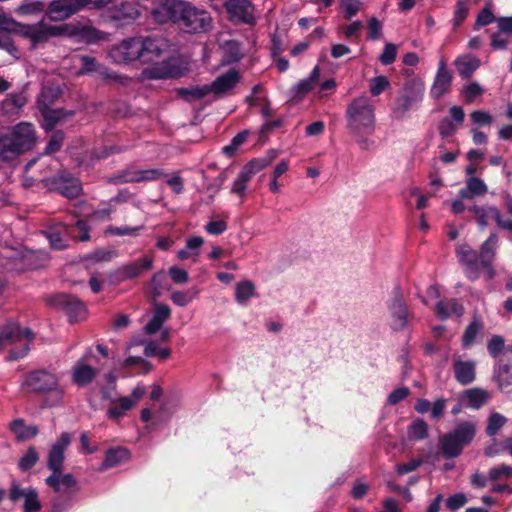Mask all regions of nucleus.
I'll use <instances>...</instances> for the list:
<instances>
[{
	"label": "nucleus",
	"mask_w": 512,
	"mask_h": 512,
	"mask_svg": "<svg viewBox=\"0 0 512 512\" xmlns=\"http://www.w3.org/2000/svg\"><path fill=\"white\" fill-rule=\"evenodd\" d=\"M422 464H423V460L422 459H412L408 463L398 464L396 466V471H397L398 474L402 475V474H405V473H409V472L415 471Z\"/></svg>",
	"instance_id": "680f3d73"
},
{
	"label": "nucleus",
	"mask_w": 512,
	"mask_h": 512,
	"mask_svg": "<svg viewBox=\"0 0 512 512\" xmlns=\"http://www.w3.org/2000/svg\"><path fill=\"white\" fill-rule=\"evenodd\" d=\"M388 309L391 317V328L395 331L405 329L411 318V313L404 300L402 290L398 286L393 290V297L388 304Z\"/></svg>",
	"instance_id": "9d476101"
},
{
	"label": "nucleus",
	"mask_w": 512,
	"mask_h": 512,
	"mask_svg": "<svg viewBox=\"0 0 512 512\" xmlns=\"http://www.w3.org/2000/svg\"><path fill=\"white\" fill-rule=\"evenodd\" d=\"M491 208L492 207L484 208L479 206H473L469 210L476 215L478 223L482 227H484L487 225L488 217H492V214L490 213Z\"/></svg>",
	"instance_id": "4d7b16f0"
},
{
	"label": "nucleus",
	"mask_w": 512,
	"mask_h": 512,
	"mask_svg": "<svg viewBox=\"0 0 512 512\" xmlns=\"http://www.w3.org/2000/svg\"><path fill=\"white\" fill-rule=\"evenodd\" d=\"M165 175L166 174L161 169L136 170L127 168L115 177V181L116 183L154 181Z\"/></svg>",
	"instance_id": "412c9836"
},
{
	"label": "nucleus",
	"mask_w": 512,
	"mask_h": 512,
	"mask_svg": "<svg viewBox=\"0 0 512 512\" xmlns=\"http://www.w3.org/2000/svg\"><path fill=\"white\" fill-rule=\"evenodd\" d=\"M397 56V47L393 43H387L384 50L379 58L383 65H390L393 63Z\"/></svg>",
	"instance_id": "8fccbe9b"
},
{
	"label": "nucleus",
	"mask_w": 512,
	"mask_h": 512,
	"mask_svg": "<svg viewBox=\"0 0 512 512\" xmlns=\"http://www.w3.org/2000/svg\"><path fill=\"white\" fill-rule=\"evenodd\" d=\"M23 34L28 37L33 47L46 43L51 38L64 36V24L53 26L43 20L34 25L22 26Z\"/></svg>",
	"instance_id": "9b49d317"
},
{
	"label": "nucleus",
	"mask_w": 512,
	"mask_h": 512,
	"mask_svg": "<svg viewBox=\"0 0 512 512\" xmlns=\"http://www.w3.org/2000/svg\"><path fill=\"white\" fill-rule=\"evenodd\" d=\"M505 416L498 412H492L487 420L486 433L488 436H495L498 431L506 424Z\"/></svg>",
	"instance_id": "4c0bfd02"
},
{
	"label": "nucleus",
	"mask_w": 512,
	"mask_h": 512,
	"mask_svg": "<svg viewBox=\"0 0 512 512\" xmlns=\"http://www.w3.org/2000/svg\"><path fill=\"white\" fill-rule=\"evenodd\" d=\"M10 429L15 434L18 441L34 438L38 434V428L36 426H26L22 419L12 421Z\"/></svg>",
	"instance_id": "f704fd0d"
},
{
	"label": "nucleus",
	"mask_w": 512,
	"mask_h": 512,
	"mask_svg": "<svg viewBox=\"0 0 512 512\" xmlns=\"http://www.w3.org/2000/svg\"><path fill=\"white\" fill-rule=\"evenodd\" d=\"M489 399V393L481 388L467 389L461 395V401L468 407L479 409Z\"/></svg>",
	"instance_id": "c756f323"
},
{
	"label": "nucleus",
	"mask_w": 512,
	"mask_h": 512,
	"mask_svg": "<svg viewBox=\"0 0 512 512\" xmlns=\"http://www.w3.org/2000/svg\"><path fill=\"white\" fill-rule=\"evenodd\" d=\"M347 129L362 150H369L373 141L368 138L375 127V106L367 96L354 98L346 109Z\"/></svg>",
	"instance_id": "f03ea898"
},
{
	"label": "nucleus",
	"mask_w": 512,
	"mask_h": 512,
	"mask_svg": "<svg viewBox=\"0 0 512 512\" xmlns=\"http://www.w3.org/2000/svg\"><path fill=\"white\" fill-rule=\"evenodd\" d=\"M141 63H157L164 61L169 52L170 43L161 34L142 36Z\"/></svg>",
	"instance_id": "6e6552de"
},
{
	"label": "nucleus",
	"mask_w": 512,
	"mask_h": 512,
	"mask_svg": "<svg viewBox=\"0 0 512 512\" xmlns=\"http://www.w3.org/2000/svg\"><path fill=\"white\" fill-rule=\"evenodd\" d=\"M456 380L462 385H468L475 380V362L457 359L453 363Z\"/></svg>",
	"instance_id": "a878e982"
},
{
	"label": "nucleus",
	"mask_w": 512,
	"mask_h": 512,
	"mask_svg": "<svg viewBox=\"0 0 512 512\" xmlns=\"http://www.w3.org/2000/svg\"><path fill=\"white\" fill-rule=\"evenodd\" d=\"M46 8H47V6L45 5L44 2H42V1H35V2H31V3L23 4L20 7V10L24 14H36V13H39V12H42V11L46 12Z\"/></svg>",
	"instance_id": "13d9d810"
},
{
	"label": "nucleus",
	"mask_w": 512,
	"mask_h": 512,
	"mask_svg": "<svg viewBox=\"0 0 512 512\" xmlns=\"http://www.w3.org/2000/svg\"><path fill=\"white\" fill-rule=\"evenodd\" d=\"M224 7L234 22L253 25L256 21L254 6L249 0H227Z\"/></svg>",
	"instance_id": "2eb2a0df"
},
{
	"label": "nucleus",
	"mask_w": 512,
	"mask_h": 512,
	"mask_svg": "<svg viewBox=\"0 0 512 512\" xmlns=\"http://www.w3.org/2000/svg\"><path fill=\"white\" fill-rule=\"evenodd\" d=\"M470 116L472 121L476 124L490 125L493 122L492 116L486 111L476 110L473 111Z\"/></svg>",
	"instance_id": "052dcab7"
},
{
	"label": "nucleus",
	"mask_w": 512,
	"mask_h": 512,
	"mask_svg": "<svg viewBox=\"0 0 512 512\" xmlns=\"http://www.w3.org/2000/svg\"><path fill=\"white\" fill-rule=\"evenodd\" d=\"M320 79V69L316 66L311 72L309 78L300 81L295 87L296 96L302 99L309 91H311Z\"/></svg>",
	"instance_id": "c9c22d12"
},
{
	"label": "nucleus",
	"mask_w": 512,
	"mask_h": 512,
	"mask_svg": "<svg viewBox=\"0 0 512 512\" xmlns=\"http://www.w3.org/2000/svg\"><path fill=\"white\" fill-rule=\"evenodd\" d=\"M423 87L414 81H408L395 98L391 116L402 120L412 105L422 99Z\"/></svg>",
	"instance_id": "423d86ee"
},
{
	"label": "nucleus",
	"mask_w": 512,
	"mask_h": 512,
	"mask_svg": "<svg viewBox=\"0 0 512 512\" xmlns=\"http://www.w3.org/2000/svg\"><path fill=\"white\" fill-rule=\"evenodd\" d=\"M497 240L495 234L490 235L481 245L479 253L467 244L457 246L456 255L460 264L464 266L465 275L469 280L475 281L479 278L480 268L485 270L488 280L494 278L495 270L492 266V262L496 254Z\"/></svg>",
	"instance_id": "7ed1b4c3"
},
{
	"label": "nucleus",
	"mask_w": 512,
	"mask_h": 512,
	"mask_svg": "<svg viewBox=\"0 0 512 512\" xmlns=\"http://www.w3.org/2000/svg\"><path fill=\"white\" fill-rule=\"evenodd\" d=\"M254 294L255 286L251 281L244 280L236 284L235 297L237 302L241 304L246 303Z\"/></svg>",
	"instance_id": "e433bc0d"
},
{
	"label": "nucleus",
	"mask_w": 512,
	"mask_h": 512,
	"mask_svg": "<svg viewBox=\"0 0 512 512\" xmlns=\"http://www.w3.org/2000/svg\"><path fill=\"white\" fill-rule=\"evenodd\" d=\"M47 238L49 240L51 247L54 249L60 250L64 249L67 246L65 240L62 238L59 232L51 231L47 233Z\"/></svg>",
	"instance_id": "338daca9"
},
{
	"label": "nucleus",
	"mask_w": 512,
	"mask_h": 512,
	"mask_svg": "<svg viewBox=\"0 0 512 512\" xmlns=\"http://www.w3.org/2000/svg\"><path fill=\"white\" fill-rule=\"evenodd\" d=\"M251 176L245 171L241 170L237 179L234 181L231 192L243 196L246 184L250 181Z\"/></svg>",
	"instance_id": "09e8293b"
},
{
	"label": "nucleus",
	"mask_w": 512,
	"mask_h": 512,
	"mask_svg": "<svg viewBox=\"0 0 512 512\" xmlns=\"http://www.w3.org/2000/svg\"><path fill=\"white\" fill-rule=\"evenodd\" d=\"M227 229V224L223 220L208 222L205 226L207 233L212 235L222 234Z\"/></svg>",
	"instance_id": "0e129e2a"
},
{
	"label": "nucleus",
	"mask_w": 512,
	"mask_h": 512,
	"mask_svg": "<svg viewBox=\"0 0 512 512\" xmlns=\"http://www.w3.org/2000/svg\"><path fill=\"white\" fill-rule=\"evenodd\" d=\"M476 427L471 422H463L447 434H444L439 442L445 458L457 457L464 446L468 445L474 438Z\"/></svg>",
	"instance_id": "39448f33"
},
{
	"label": "nucleus",
	"mask_w": 512,
	"mask_h": 512,
	"mask_svg": "<svg viewBox=\"0 0 512 512\" xmlns=\"http://www.w3.org/2000/svg\"><path fill=\"white\" fill-rule=\"evenodd\" d=\"M452 78V72L446 68V65L443 61L440 62L434 83L431 88V95L438 99L447 93L450 90Z\"/></svg>",
	"instance_id": "b1692460"
},
{
	"label": "nucleus",
	"mask_w": 512,
	"mask_h": 512,
	"mask_svg": "<svg viewBox=\"0 0 512 512\" xmlns=\"http://www.w3.org/2000/svg\"><path fill=\"white\" fill-rule=\"evenodd\" d=\"M64 140V133L62 131H56L51 136L48 145L45 149V153L50 154L60 150Z\"/></svg>",
	"instance_id": "3c124183"
},
{
	"label": "nucleus",
	"mask_w": 512,
	"mask_h": 512,
	"mask_svg": "<svg viewBox=\"0 0 512 512\" xmlns=\"http://www.w3.org/2000/svg\"><path fill=\"white\" fill-rule=\"evenodd\" d=\"M139 16L138 9L129 2H123L115 7L110 18L116 21H133Z\"/></svg>",
	"instance_id": "2f4dec72"
},
{
	"label": "nucleus",
	"mask_w": 512,
	"mask_h": 512,
	"mask_svg": "<svg viewBox=\"0 0 512 512\" xmlns=\"http://www.w3.org/2000/svg\"><path fill=\"white\" fill-rule=\"evenodd\" d=\"M142 36L123 40L114 46L109 55L116 63H130L133 61L141 62Z\"/></svg>",
	"instance_id": "f8f14e48"
},
{
	"label": "nucleus",
	"mask_w": 512,
	"mask_h": 512,
	"mask_svg": "<svg viewBox=\"0 0 512 512\" xmlns=\"http://www.w3.org/2000/svg\"><path fill=\"white\" fill-rule=\"evenodd\" d=\"M468 15V8L464 0H459L456 4L454 22L459 25Z\"/></svg>",
	"instance_id": "774afa93"
},
{
	"label": "nucleus",
	"mask_w": 512,
	"mask_h": 512,
	"mask_svg": "<svg viewBox=\"0 0 512 512\" xmlns=\"http://www.w3.org/2000/svg\"><path fill=\"white\" fill-rule=\"evenodd\" d=\"M45 186L50 190L58 191L63 196L74 199L82 192L81 183L69 173H60L57 176L44 180Z\"/></svg>",
	"instance_id": "4468645a"
},
{
	"label": "nucleus",
	"mask_w": 512,
	"mask_h": 512,
	"mask_svg": "<svg viewBox=\"0 0 512 512\" xmlns=\"http://www.w3.org/2000/svg\"><path fill=\"white\" fill-rule=\"evenodd\" d=\"M41 507L37 491L33 488H27L24 497V512H39Z\"/></svg>",
	"instance_id": "a19ab883"
},
{
	"label": "nucleus",
	"mask_w": 512,
	"mask_h": 512,
	"mask_svg": "<svg viewBox=\"0 0 512 512\" xmlns=\"http://www.w3.org/2000/svg\"><path fill=\"white\" fill-rule=\"evenodd\" d=\"M466 187L475 195V196H482L484 194H486L487 192V186L486 184L483 182V180H481L480 178H477V177H470L468 180H467V183H466Z\"/></svg>",
	"instance_id": "de8ad7c7"
},
{
	"label": "nucleus",
	"mask_w": 512,
	"mask_h": 512,
	"mask_svg": "<svg viewBox=\"0 0 512 512\" xmlns=\"http://www.w3.org/2000/svg\"><path fill=\"white\" fill-rule=\"evenodd\" d=\"M360 0H341V6L345 10V18L350 19L352 16L356 15L357 12L361 8Z\"/></svg>",
	"instance_id": "5fc2aeb1"
},
{
	"label": "nucleus",
	"mask_w": 512,
	"mask_h": 512,
	"mask_svg": "<svg viewBox=\"0 0 512 512\" xmlns=\"http://www.w3.org/2000/svg\"><path fill=\"white\" fill-rule=\"evenodd\" d=\"M248 137L247 131L238 133L231 141V143L223 147V152L228 156H233L236 150L246 141Z\"/></svg>",
	"instance_id": "a18cd8bd"
},
{
	"label": "nucleus",
	"mask_w": 512,
	"mask_h": 512,
	"mask_svg": "<svg viewBox=\"0 0 512 512\" xmlns=\"http://www.w3.org/2000/svg\"><path fill=\"white\" fill-rule=\"evenodd\" d=\"M79 58L81 61V69L79 74L94 73L97 65L99 64L97 59L88 55H81Z\"/></svg>",
	"instance_id": "603ef678"
},
{
	"label": "nucleus",
	"mask_w": 512,
	"mask_h": 512,
	"mask_svg": "<svg viewBox=\"0 0 512 512\" xmlns=\"http://www.w3.org/2000/svg\"><path fill=\"white\" fill-rule=\"evenodd\" d=\"M23 385L30 392L44 394L57 389L58 377L48 370L38 369L26 375Z\"/></svg>",
	"instance_id": "1a4fd4ad"
},
{
	"label": "nucleus",
	"mask_w": 512,
	"mask_h": 512,
	"mask_svg": "<svg viewBox=\"0 0 512 512\" xmlns=\"http://www.w3.org/2000/svg\"><path fill=\"white\" fill-rule=\"evenodd\" d=\"M240 78L241 75L236 69H230L219 75L211 84H208L210 95L215 99L225 96L236 87Z\"/></svg>",
	"instance_id": "f3484780"
},
{
	"label": "nucleus",
	"mask_w": 512,
	"mask_h": 512,
	"mask_svg": "<svg viewBox=\"0 0 512 512\" xmlns=\"http://www.w3.org/2000/svg\"><path fill=\"white\" fill-rule=\"evenodd\" d=\"M33 333L29 328L22 329L16 323H8L0 329V351L7 345L32 341Z\"/></svg>",
	"instance_id": "6ab92c4d"
},
{
	"label": "nucleus",
	"mask_w": 512,
	"mask_h": 512,
	"mask_svg": "<svg viewBox=\"0 0 512 512\" xmlns=\"http://www.w3.org/2000/svg\"><path fill=\"white\" fill-rule=\"evenodd\" d=\"M46 484L56 493L63 495H73L79 491L77 480L70 473L62 472L51 474L46 480Z\"/></svg>",
	"instance_id": "aec40b11"
},
{
	"label": "nucleus",
	"mask_w": 512,
	"mask_h": 512,
	"mask_svg": "<svg viewBox=\"0 0 512 512\" xmlns=\"http://www.w3.org/2000/svg\"><path fill=\"white\" fill-rule=\"evenodd\" d=\"M368 29H369V33H368V37L372 40H377L380 38L381 36V30H382V25L380 23V21L375 18V17H372L369 22H368Z\"/></svg>",
	"instance_id": "69168bd1"
},
{
	"label": "nucleus",
	"mask_w": 512,
	"mask_h": 512,
	"mask_svg": "<svg viewBox=\"0 0 512 512\" xmlns=\"http://www.w3.org/2000/svg\"><path fill=\"white\" fill-rule=\"evenodd\" d=\"M483 324L482 322L474 318V320L468 325L466 328L463 337H462V344L464 347H469L474 342L477 334L482 330Z\"/></svg>",
	"instance_id": "58836bf2"
},
{
	"label": "nucleus",
	"mask_w": 512,
	"mask_h": 512,
	"mask_svg": "<svg viewBox=\"0 0 512 512\" xmlns=\"http://www.w3.org/2000/svg\"><path fill=\"white\" fill-rule=\"evenodd\" d=\"M36 133L29 122H21L0 134V158L12 161L19 155L30 151L36 144Z\"/></svg>",
	"instance_id": "20e7f679"
},
{
	"label": "nucleus",
	"mask_w": 512,
	"mask_h": 512,
	"mask_svg": "<svg viewBox=\"0 0 512 512\" xmlns=\"http://www.w3.org/2000/svg\"><path fill=\"white\" fill-rule=\"evenodd\" d=\"M465 113L462 107L453 106L450 108V117L443 118L439 123V134L445 138L453 135L458 126L464 121Z\"/></svg>",
	"instance_id": "5701e85b"
},
{
	"label": "nucleus",
	"mask_w": 512,
	"mask_h": 512,
	"mask_svg": "<svg viewBox=\"0 0 512 512\" xmlns=\"http://www.w3.org/2000/svg\"><path fill=\"white\" fill-rule=\"evenodd\" d=\"M62 90L59 86L54 84H45L37 99V106L39 111L46 110L52 107V105L61 97Z\"/></svg>",
	"instance_id": "cd10ccee"
},
{
	"label": "nucleus",
	"mask_w": 512,
	"mask_h": 512,
	"mask_svg": "<svg viewBox=\"0 0 512 512\" xmlns=\"http://www.w3.org/2000/svg\"><path fill=\"white\" fill-rule=\"evenodd\" d=\"M488 477L491 481H498L500 479L510 478L512 477V467L505 464L494 467L490 469Z\"/></svg>",
	"instance_id": "c03bdc74"
},
{
	"label": "nucleus",
	"mask_w": 512,
	"mask_h": 512,
	"mask_svg": "<svg viewBox=\"0 0 512 512\" xmlns=\"http://www.w3.org/2000/svg\"><path fill=\"white\" fill-rule=\"evenodd\" d=\"M176 93L178 96L188 102L201 100L204 97L210 95L208 84L202 86L196 85L187 88H179L176 90Z\"/></svg>",
	"instance_id": "72a5a7b5"
},
{
	"label": "nucleus",
	"mask_w": 512,
	"mask_h": 512,
	"mask_svg": "<svg viewBox=\"0 0 512 512\" xmlns=\"http://www.w3.org/2000/svg\"><path fill=\"white\" fill-rule=\"evenodd\" d=\"M151 14L156 22H172L190 34L206 33L212 28V18L206 10L183 0H163Z\"/></svg>",
	"instance_id": "f257e3e1"
},
{
	"label": "nucleus",
	"mask_w": 512,
	"mask_h": 512,
	"mask_svg": "<svg viewBox=\"0 0 512 512\" xmlns=\"http://www.w3.org/2000/svg\"><path fill=\"white\" fill-rule=\"evenodd\" d=\"M152 267L153 257L147 255L122 266L117 270L116 274L119 280L125 281L139 277L144 271L151 270Z\"/></svg>",
	"instance_id": "4be33fe9"
},
{
	"label": "nucleus",
	"mask_w": 512,
	"mask_h": 512,
	"mask_svg": "<svg viewBox=\"0 0 512 512\" xmlns=\"http://www.w3.org/2000/svg\"><path fill=\"white\" fill-rule=\"evenodd\" d=\"M39 461V454L35 447L30 446L19 459L18 467L22 471H28Z\"/></svg>",
	"instance_id": "ea45409f"
},
{
	"label": "nucleus",
	"mask_w": 512,
	"mask_h": 512,
	"mask_svg": "<svg viewBox=\"0 0 512 512\" xmlns=\"http://www.w3.org/2000/svg\"><path fill=\"white\" fill-rule=\"evenodd\" d=\"M64 37L72 38L88 45L96 44L109 39V34L94 26L80 21L64 23Z\"/></svg>",
	"instance_id": "0eeeda50"
},
{
	"label": "nucleus",
	"mask_w": 512,
	"mask_h": 512,
	"mask_svg": "<svg viewBox=\"0 0 512 512\" xmlns=\"http://www.w3.org/2000/svg\"><path fill=\"white\" fill-rule=\"evenodd\" d=\"M89 4L90 0H54L48 4L46 16L54 22L64 21Z\"/></svg>",
	"instance_id": "ddd939ff"
},
{
	"label": "nucleus",
	"mask_w": 512,
	"mask_h": 512,
	"mask_svg": "<svg viewBox=\"0 0 512 512\" xmlns=\"http://www.w3.org/2000/svg\"><path fill=\"white\" fill-rule=\"evenodd\" d=\"M130 458V452L125 448H113L106 452L105 459L101 463L100 469L106 470L115 467L121 463L128 461Z\"/></svg>",
	"instance_id": "7c9ffc66"
},
{
	"label": "nucleus",
	"mask_w": 512,
	"mask_h": 512,
	"mask_svg": "<svg viewBox=\"0 0 512 512\" xmlns=\"http://www.w3.org/2000/svg\"><path fill=\"white\" fill-rule=\"evenodd\" d=\"M97 375V370L86 364L83 360L78 361L73 367L72 379L78 386L88 385Z\"/></svg>",
	"instance_id": "c85d7f7f"
},
{
	"label": "nucleus",
	"mask_w": 512,
	"mask_h": 512,
	"mask_svg": "<svg viewBox=\"0 0 512 512\" xmlns=\"http://www.w3.org/2000/svg\"><path fill=\"white\" fill-rule=\"evenodd\" d=\"M408 436L410 439L414 440L425 439L428 436V426L426 422L422 419L414 421L409 427Z\"/></svg>",
	"instance_id": "79ce46f5"
},
{
	"label": "nucleus",
	"mask_w": 512,
	"mask_h": 512,
	"mask_svg": "<svg viewBox=\"0 0 512 512\" xmlns=\"http://www.w3.org/2000/svg\"><path fill=\"white\" fill-rule=\"evenodd\" d=\"M40 113L44 120L43 128L46 131L53 130L57 124L74 116V111L65 110L62 108L61 109L49 108V109L40 111Z\"/></svg>",
	"instance_id": "393cba45"
},
{
	"label": "nucleus",
	"mask_w": 512,
	"mask_h": 512,
	"mask_svg": "<svg viewBox=\"0 0 512 512\" xmlns=\"http://www.w3.org/2000/svg\"><path fill=\"white\" fill-rule=\"evenodd\" d=\"M71 437L69 433H62L52 445L47 457V467L56 474L63 471L64 451L69 446Z\"/></svg>",
	"instance_id": "a211bd4d"
},
{
	"label": "nucleus",
	"mask_w": 512,
	"mask_h": 512,
	"mask_svg": "<svg viewBox=\"0 0 512 512\" xmlns=\"http://www.w3.org/2000/svg\"><path fill=\"white\" fill-rule=\"evenodd\" d=\"M27 97L23 92L9 94L1 104L2 113L8 117H14L26 105Z\"/></svg>",
	"instance_id": "bb28decb"
},
{
	"label": "nucleus",
	"mask_w": 512,
	"mask_h": 512,
	"mask_svg": "<svg viewBox=\"0 0 512 512\" xmlns=\"http://www.w3.org/2000/svg\"><path fill=\"white\" fill-rule=\"evenodd\" d=\"M169 275L175 283H186L189 279L187 271L178 266L170 267Z\"/></svg>",
	"instance_id": "e2e57ef3"
},
{
	"label": "nucleus",
	"mask_w": 512,
	"mask_h": 512,
	"mask_svg": "<svg viewBox=\"0 0 512 512\" xmlns=\"http://www.w3.org/2000/svg\"><path fill=\"white\" fill-rule=\"evenodd\" d=\"M390 83L385 76H377L370 80V92L373 96H379L389 87Z\"/></svg>",
	"instance_id": "49530a36"
},
{
	"label": "nucleus",
	"mask_w": 512,
	"mask_h": 512,
	"mask_svg": "<svg viewBox=\"0 0 512 512\" xmlns=\"http://www.w3.org/2000/svg\"><path fill=\"white\" fill-rule=\"evenodd\" d=\"M51 303L63 310L69 316L70 321L83 318L86 312L83 302L69 294H57L52 297Z\"/></svg>",
	"instance_id": "dca6fc26"
},
{
	"label": "nucleus",
	"mask_w": 512,
	"mask_h": 512,
	"mask_svg": "<svg viewBox=\"0 0 512 512\" xmlns=\"http://www.w3.org/2000/svg\"><path fill=\"white\" fill-rule=\"evenodd\" d=\"M455 66L462 77L468 78L480 66V60L475 56L465 55L455 61Z\"/></svg>",
	"instance_id": "473e14b6"
},
{
	"label": "nucleus",
	"mask_w": 512,
	"mask_h": 512,
	"mask_svg": "<svg viewBox=\"0 0 512 512\" xmlns=\"http://www.w3.org/2000/svg\"><path fill=\"white\" fill-rule=\"evenodd\" d=\"M270 163L271 159L267 158L253 159L247 163L242 170L252 177L254 174L267 167Z\"/></svg>",
	"instance_id": "37998d69"
},
{
	"label": "nucleus",
	"mask_w": 512,
	"mask_h": 512,
	"mask_svg": "<svg viewBox=\"0 0 512 512\" xmlns=\"http://www.w3.org/2000/svg\"><path fill=\"white\" fill-rule=\"evenodd\" d=\"M116 253L114 251H106V250H97L92 254L86 257L87 261L91 262H103L109 261L112 257H114Z\"/></svg>",
	"instance_id": "bf43d9fd"
},
{
	"label": "nucleus",
	"mask_w": 512,
	"mask_h": 512,
	"mask_svg": "<svg viewBox=\"0 0 512 512\" xmlns=\"http://www.w3.org/2000/svg\"><path fill=\"white\" fill-rule=\"evenodd\" d=\"M504 348V339L499 335H494L488 342L487 349L489 353L496 357Z\"/></svg>",
	"instance_id": "6e6d98bb"
},
{
	"label": "nucleus",
	"mask_w": 512,
	"mask_h": 512,
	"mask_svg": "<svg viewBox=\"0 0 512 512\" xmlns=\"http://www.w3.org/2000/svg\"><path fill=\"white\" fill-rule=\"evenodd\" d=\"M467 503V497L464 493H457L447 498L446 506L451 511H456Z\"/></svg>",
	"instance_id": "864d4df0"
}]
</instances>
